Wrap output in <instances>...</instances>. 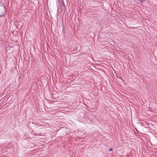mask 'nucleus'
I'll use <instances>...</instances> for the list:
<instances>
[{
    "label": "nucleus",
    "mask_w": 157,
    "mask_h": 157,
    "mask_svg": "<svg viewBox=\"0 0 157 157\" xmlns=\"http://www.w3.org/2000/svg\"><path fill=\"white\" fill-rule=\"evenodd\" d=\"M6 12V9L2 3H0V17L3 16Z\"/></svg>",
    "instance_id": "f257e3e1"
},
{
    "label": "nucleus",
    "mask_w": 157,
    "mask_h": 157,
    "mask_svg": "<svg viewBox=\"0 0 157 157\" xmlns=\"http://www.w3.org/2000/svg\"><path fill=\"white\" fill-rule=\"evenodd\" d=\"M112 150H113V149H112V148H110V149H109V151H112Z\"/></svg>",
    "instance_id": "f03ea898"
}]
</instances>
